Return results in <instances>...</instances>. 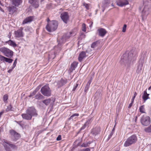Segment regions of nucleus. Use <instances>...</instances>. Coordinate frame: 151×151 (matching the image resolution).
Here are the masks:
<instances>
[{
  "instance_id": "obj_1",
  "label": "nucleus",
  "mask_w": 151,
  "mask_h": 151,
  "mask_svg": "<svg viewBox=\"0 0 151 151\" xmlns=\"http://www.w3.org/2000/svg\"><path fill=\"white\" fill-rule=\"evenodd\" d=\"M137 52L134 50H132L129 53L128 57L126 54H124L121 57V62H124L125 65H128L130 63L132 60H135L137 57Z\"/></svg>"
},
{
  "instance_id": "obj_2",
  "label": "nucleus",
  "mask_w": 151,
  "mask_h": 151,
  "mask_svg": "<svg viewBox=\"0 0 151 151\" xmlns=\"http://www.w3.org/2000/svg\"><path fill=\"white\" fill-rule=\"evenodd\" d=\"M58 25V22L57 21L52 20L47 23L46 27V29L48 32H51L57 29Z\"/></svg>"
},
{
  "instance_id": "obj_3",
  "label": "nucleus",
  "mask_w": 151,
  "mask_h": 151,
  "mask_svg": "<svg viewBox=\"0 0 151 151\" xmlns=\"http://www.w3.org/2000/svg\"><path fill=\"white\" fill-rule=\"evenodd\" d=\"M137 140L136 136L135 135H132L127 139L124 144V146L125 147L129 146L135 143Z\"/></svg>"
},
{
  "instance_id": "obj_4",
  "label": "nucleus",
  "mask_w": 151,
  "mask_h": 151,
  "mask_svg": "<svg viewBox=\"0 0 151 151\" xmlns=\"http://www.w3.org/2000/svg\"><path fill=\"white\" fill-rule=\"evenodd\" d=\"M0 51L2 52L5 56L10 58H12L13 55V52L12 51L5 47L0 48Z\"/></svg>"
},
{
  "instance_id": "obj_5",
  "label": "nucleus",
  "mask_w": 151,
  "mask_h": 151,
  "mask_svg": "<svg viewBox=\"0 0 151 151\" xmlns=\"http://www.w3.org/2000/svg\"><path fill=\"white\" fill-rule=\"evenodd\" d=\"M41 92L44 96H49L51 94V91L48 85H45L42 88Z\"/></svg>"
},
{
  "instance_id": "obj_6",
  "label": "nucleus",
  "mask_w": 151,
  "mask_h": 151,
  "mask_svg": "<svg viewBox=\"0 0 151 151\" xmlns=\"http://www.w3.org/2000/svg\"><path fill=\"white\" fill-rule=\"evenodd\" d=\"M140 122L143 125L147 126L150 123V118L148 116L143 115L141 118Z\"/></svg>"
},
{
  "instance_id": "obj_7",
  "label": "nucleus",
  "mask_w": 151,
  "mask_h": 151,
  "mask_svg": "<svg viewBox=\"0 0 151 151\" xmlns=\"http://www.w3.org/2000/svg\"><path fill=\"white\" fill-rule=\"evenodd\" d=\"M91 51L92 50L90 48H88V49L87 50H86V52L84 51L81 52L80 53L78 58L79 61L80 62H81L83 58H86L87 56H88V55H86V53L88 54L89 53L90 55H91L93 53V52H91Z\"/></svg>"
},
{
  "instance_id": "obj_8",
  "label": "nucleus",
  "mask_w": 151,
  "mask_h": 151,
  "mask_svg": "<svg viewBox=\"0 0 151 151\" xmlns=\"http://www.w3.org/2000/svg\"><path fill=\"white\" fill-rule=\"evenodd\" d=\"M26 112L29 114L32 117L33 116H37L38 115L37 111L33 106L28 107L26 111Z\"/></svg>"
},
{
  "instance_id": "obj_9",
  "label": "nucleus",
  "mask_w": 151,
  "mask_h": 151,
  "mask_svg": "<svg viewBox=\"0 0 151 151\" xmlns=\"http://www.w3.org/2000/svg\"><path fill=\"white\" fill-rule=\"evenodd\" d=\"M60 18L65 23H67L69 19V16L68 12H64L62 13L60 15Z\"/></svg>"
},
{
  "instance_id": "obj_10",
  "label": "nucleus",
  "mask_w": 151,
  "mask_h": 151,
  "mask_svg": "<svg viewBox=\"0 0 151 151\" xmlns=\"http://www.w3.org/2000/svg\"><path fill=\"white\" fill-rule=\"evenodd\" d=\"M23 28L22 27H21L17 31L14 32L15 36L17 37H23L24 34L22 32Z\"/></svg>"
},
{
  "instance_id": "obj_11",
  "label": "nucleus",
  "mask_w": 151,
  "mask_h": 151,
  "mask_svg": "<svg viewBox=\"0 0 151 151\" xmlns=\"http://www.w3.org/2000/svg\"><path fill=\"white\" fill-rule=\"evenodd\" d=\"M29 3L35 8H37L39 6V0H29Z\"/></svg>"
},
{
  "instance_id": "obj_12",
  "label": "nucleus",
  "mask_w": 151,
  "mask_h": 151,
  "mask_svg": "<svg viewBox=\"0 0 151 151\" xmlns=\"http://www.w3.org/2000/svg\"><path fill=\"white\" fill-rule=\"evenodd\" d=\"M149 9L147 6H145L142 12V19L145 18L149 14Z\"/></svg>"
},
{
  "instance_id": "obj_13",
  "label": "nucleus",
  "mask_w": 151,
  "mask_h": 151,
  "mask_svg": "<svg viewBox=\"0 0 151 151\" xmlns=\"http://www.w3.org/2000/svg\"><path fill=\"white\" fill-rule=\"evenodd\" d=\"M117 5L120 6H123L129 4L128 1L127 0H118L116 1Z\"/></svg>"
},
{
  "instance_id": "obj_14",
  "label": "nucleus",
  "mask_w": 151,
  "mask_h": 151,
  "mask_svg": "<svg viewBox=\"0 0 151 151\" xmlns=\"http://www.w3.org/2000/svg\"><path fill=\"white\" fill-rule=\"evenodd\" d=\"M9 132L12 136L13 137L16 139H17L20 137V134L14 130H10L9 131Z\"/></svg>"
},
{
  "instance_id": "obj_15",
  "label": "nucleus",
  "mask_w": 151,
  "mask_h": 151,
  "mask_svg": "<svg viewBox=\"0 0 151 151\" xmlns=\"http://www.w3.org/2000/svg\"><path fill=\"white\" fill-rule=\"evenodd\" d=\"M144 63V60L141 58L139 61V65L138 66V68L136 70V72L137 73H139L141 72Z\"/></svg>"
},
{
  "instance_id": "obj_16",
  "label": "nucleus",
  "mask_w": 151,
  "mask_h": 151,
  "mask_svg": "<svg viewBox=\"0 0 151 151\" xmlns=\"http://www.w3.org/2000/svg\"><path fill=\"white\" fill-rule=\"evenodd\" d=\"M69 37L66 35H64L62 37L61 40L60 41V42H59L58 44V47L59 48H60L62 45L61 43H64L66 41V40L68 39Z\"/></svg>"
},
{
  "instance_id": "obj_17",
  "label": "nucleus",
  "mask_w": 151,
  "mask_h": 151,
  "mask_svg": "<svg viewBox=\"0 0 151 151\" xmlns=\"http://www.w3.org/2000/svg\"><path fill=\"white\" fill-rule=\"evenodd\" d=\"M97 31L99 33V35L102 37H103L107 33L106 30L103 28L98 29Z\"/></svg>"
},
{
  "instance_id": "obj_18",
  "label": "nucleus",
  "mask_w": 151,
  "mask_h": 151,
  "mask_svg": "<svg viewBox=\"0 0 151 151\" xmlns=\"http://www.w3.org/2000/svg\"><path fill=\"white\" fill-rule=\"evenodd\" d=\"M7 8H8L9 14H13L14 12H16L17 9V8L13 6L8 7Z\"/></svg>"
},
{
  "instance_id": "obj_19",
  "label": "nucleus",
  "mask_w": 151,
  "mask_h": 151,
  "mask_svg": "<svg viewBox=\"0 0 151 151\" xmlns=\"http://www.w3.org/2000/svg\"><path fill=\"white\" fill-rule=\"evenodd\" d=\"M34 19L33 17L29 16L27 17L23 21L22 24H24L32 22Z\"/></svg>"
},
{
  "instance_id": "obj_20",
  "label": "nucleus",
  "mask_w": 151,
  "mask_h": 151,
  "mask_svg": "<svg viewBox=\"0 0 151 151\" xmlns=\"http://www.w3.org/2000/svg\"><path fill=\"white\" fill-rule=\"evenodd\" d=\"M22 116L23 119L27 120H30L32 118V116L28 113L26 114H22Z\"/></svg>"
},
{
  "instance_id": "obj_21",
  "label": "nucleus",
  "mask_w": 151,
  "mask_h": 151,
  "mask_svg": "<svg viewBox=\"0 0 151 151\" xmlns=\"http://www.w3.org/2000/svg\"><path fill=\"white\" fill-rule=\"evenodd\" d=\"M67 82V79L65 80L61 79L58 83V87H61L66 84Z\"/></svg>"
},
{
  "instance_id": "obj_22",
  "label": "nucleus",
  "mask_w": 151,
  "mask_h": 151,
  "mask_svg": "<svg viewBox=\"0 0 151 151\" xmlns=\"http://www.w3.org/2000/svg\"><path fill=\"white\" fill-rule=\"evenodd\" d=\"M149 94L147 93L146 91H144L142 98L144 102H145L147 99H150V97L149 96Z\"/></svg>"
},
{
  "instance_id": "obj_23",
  "label": "nucleus",
  "mask_w": 151,
  "mask_h": 151,
  "mask_svg": "<svg viewBox=\"0 0 151 151\" xmlns=\"http://www.w3.org/2000/svg\"><path fill=\"white\" fill-rule=\"evenodd\" d=\"M78 63V62H77L74 61L71 64L70 68V71L71 72L75 70V69L77 66Z\"/></svg>"
},
{
  "instance_id": "obj_24",
  "label": "nucleus",
  "mask_w": 151,
  "mask_h": 151,
  "mask_svg": "<svg viewBox=\"0 0 151 151\" xmlns=\"http://www.w3.org/2000/svg\"><path fill=\"white\" fill-rule=\"evenodd\" d=\"M12 4L16 6H18L22 2V0H12Z\"/></svg>"
},
{
  "instance_id": "obj_25",
  "label": "nucleus",
  "mask_w": 151,
  "mask_h": 151,
  "mask_svg": "<svg viewBox=\"0 0 151 151\" xmlns=\"http://www.w3.org/2000/svg\"><path fill=\"white\" fill-rule=\"evenodd\" d=\"M7 142L6 140L4 141L5 143L4 144V147L6 151H12L9 145L7 143Z\"/></svg>"
},
{
  "instance_id": "obj_26",
  "label": "nucleus",
  "mask_w": 151,
  "mask_h": 151,
  "mask_svg": "<svg viewBox=\"0 0 151 151\" xmlns=\"http://www.w3.org/2000/svg\"><path fill=\"white\" fill-rule=\"evenodd\" d=\"M6 43L8 44L10 46L13 47H15L17 46L16 43L11 40L6 41Z\"/></svg>"
},
{
  "instance_id": "obj_27",
  "label": "nucleus",
  "mask_w": 151,
  "mask_h": 151,
  "mask_svg": "<svg viewBox=\"0 0 151 151\" xmlns=\"http://www.w3.org/2000/svg\"><path fill=\"white\" fill-rule=\"evenodd\" d=\"M99 132V128H94L91 131V133L94 135H96Z\"/></svg>"
},
{
  "instance_id": "obj_28",
  "label": "nucleus",
  "mask_w": 151,
  "mask_h": 151,
  "mask_svg": "<svg viewBox=\"0 0 151 151\" xmlns=\"http://www.w3.org/2000/svg\"><path fill=\"white\" fill-rule=\"evenodd\" d=\"M91 81H92L91 79L88 82L85 88L84 91L85 92H86L88 90Z\"/></svg>"
},
{
  "instance_id": "obj_29",
  "label": "nucleus",
  "mask_w": 151,
  "mask_h": 151,
  "mask_svg": "<svg viewBox=\"0 0 151 151\" xmlns=\"http://www.w3.org/2000/svg\"><path fill=\"white\" fill-rule=\"evenodd\" d=\"M35 99L40 100L44 98V97L40 93H38L35 97Z\"/></svg>"
},
{
  "instance_id": "obj_30",
  "label": "nucleus",
  "mask_w": 151,
  "mask_h": 151,
  "mask_svg": "<svg viewBox=\"0 0 151 151\" xmlns=\"http://www.w3.org/2000/svg\"><path fill=\"white\" fill-rule=\"evenodd\" d=\"M99 44V41L94 42L92 44L91 47L92 48H94L97 46Z\"/></svg>"
},
{
  "instance_id": "obj_31",
  "label": "nucleus",
  "mask_w": 151,
  "mask_h": 151,
  "mask_svg": "<svg viewBox=\"0 0 151 151\" xmlns=\"http://www.w3.org/2000/svg\"><path fill=\"white\" fill-rule=\"evenodd\" d=\"M51 100L50 99H49L42 101V102L46 105L47 106L50 104L51 102Z\"/></svg>"
},
{
  "instance_id": "obj_32",
  "label": "nucleus",
  "mask_w": 151,
  "mask_h": 151,
  "mask_svg": "<svg viewBox=\"0 0 151 151\" xmlns=\"http://www.w3.org/2000/svg\"><path fill=\"white\" fill-rule=\"evenodd\" d=\"M145 106L143 105L140 106L139 108V111L141 113H145Z\"/></svg>"
},
{
  "instance_id": "obj_33",
  "label": "nucleus",
  "mask_w": 151,
  "mask_h": 151,
  "mask_svg": "<svg viewBox=\"0 0 151 151\" xmlns=\"http://www.w3.org/2000/svg\"><path fill=\"white\" fill-rule=\"evenodd\" d=\"M79 114L77 113H75L73 114L69 118V119H72L73 120V118L74 117V119H76V117H75V116H79Z\"/></svg>"
},
{
  "instance_id": "obj_34",
  "label": "nucleus",
  "mask_w": 151,
  "mask_h": 151,
  "mask_svg": "<svg viewBox=\"0 0 151 151\" xmlns=\"http://www.w3.org/2000/svg\"><path fill=\"white\" fill-rule=\"evenodd\" d=\"M8 143V144L9 145L10 147L12 148L13 149H17V147L15 145L12 144L10 142H7Z\"/></svg>"
},
{
  "instance_id": "obj_35",
  "label": "nucleus",
  "mask_w": 151,
  "mask_h": 151,
  "mask_svg": "<svg viewBox=\"0 0 151 151\" xmlns=\"http://www.w3.org/2000/svg\"><path fill=\"white\" fill-rule=\"evenodd\" d=\"M145 131L148 133H151V124L149 127L145 129Z\"/></svg>"
},
{
  "instance_id": "obj_36",
  "label": "nucleus",
  "mask_w": 151,
  "mask_h": 151,
  "mask_svg": "<svg viewBox=\"0 0 151 151\" xmlns=\"http://www.w3.org/2000/svg\"><path fill=\"white\" fill-rule=\"evenodd\" d=\"M13 108L12 107V105L10 104L7 106V109H6V111H12L13 110Z\"/></svg>"
},
{
  "instance_id": "obj_37",
  "label": "nucleus",
  "mask_w": 151,
  "mask_h": 151,
  "mask_svg": "<svg viewBox=\"0 0 151 151\" xmlns=\"http://www.w3.org/2000/svg\"><path fill=\"white\" fill-rule=\"evenodd\" d=\"M92 118H89L86 122L85 123L88 126L90 124H91L92 122Z\"/></svg>"
},
{
  "instance_id": "obj_38",
  "label": "nucleus",
  "mask_w": 151,
  "mask_h": 151,
  "mask_svg": "<svg viewBox=\"0 0 151 151\" xmlns=\"http://www.w3.org/2000/svg\"><path fill=\"white\" fill-rule=\"evenodd\" d=\"M13 60L9 58H6L5 60V61L7 62H8L9 63H11L12 61H13Z\"/></svg>"
},
{
  "instance_id": "obj_39",
  "label": "nucleus",
  "mask_w": 151,
  "mask_h": 151,
  "mask_svg": "<svg viewBox=\"0 0 151 151\" xmlns=\"http://www.w3.org/2000/svg\"><path fill=\"white\" fill-rule=\"evenodd\" d=\"M8 98V96L7 94H5L3 96V101L6 102Z\"/></svg>"
},
{
  "instance_id": "obj_40",
  "label": "nucleus",
  "mask_w": 151,
  "mask_h": 151,
  "mask_svg": "<svg viewBox=\"0 0 151 151\" xmlns=\"http://www.w3.org/2000/svg\"><path fill=\"white\" fill-rule=\"evenodd\" d=\"M86 24L84 23H83L82 25V30L84 32H86Z\"/></svg>"
},
{
  "instance_id": "obj_41",
  "label": "nucleus",
  "mask_w": 151,
  "mask_h": 151,
  "mask_svg": "<svg viewBox=\"0 0 151 151\" xmlns=\"http://www.w3.org/2000/svg\"><path fill=\"white\" fill-rule=\"evenodd\" d=\"M6 57L0 55V60L1 61H5Z\"/></svg>"
},
{
  "instance_id": "obj_42",
  "label": "nucleus",
  "mask_w": 151,
  "mask_h": 151,
  "mask_svg": "<svg viewBox=\"0 0 151 151\" xmlns=\"http://www.w3.org/2000/svg\"><path fill=\"white\" fill-rule=\"evenodd\" d=\"M83 5L88 10L89 9V5L86 3H84Z\"/></svg>"
},
{
  "instance_id": "obj_43",
  "label": "nucleus",
  "mask_w": 151,
  "mask_h": 151,
  "mask_svg": "<svg viewBox=\"0 0 151 151\" xmlns=\"http://www.w3.org/2000/svg\"><path fill=\"white\" fill-rule=\"evenodd\" d=\"M17 59H16L14 60V62L13 63V66H12V69H14V68L15 67L16 64L17 63Z\"/></svg>"
},
{
  "instance_id": "obj_44",
  "label": "nucleus",
  "mask_w": 151,
  "mask_h": 151,
  "mask_svg": "<svg viewBox=\"0 0 151 151\" xmlns=\"http://www.w3.org/2000/svg\"><path fill=\"white\" fill-rule=\"evenodd\" d=\"M127 25L126 24H124V25L123 27L122 28V31L123 32H124L126 31V27H127Z\"/></svg>"
},
{
  "instance_id": "obj_45",
  "label": "nucleus",
  "mask_w": 151,
  "mask_h": 151,
  "mask_svg": "<svg viewBox=\"0 0 151 151\" xmlns=\"http://www.w3.org/2000/svg\"><path fill=\"white\" fill-rule=\"evenodd\" d=\"M87 126H88L85 123L80 128V130L81 131L84 129Z\"/></svg>"
},
{
  "instance_id": "obj_46",
  "label": "nucleus",
  "mask_w": 151,
  "mask_h": 151,
  "mask_svg": "<svg viewBox=\"0 0 151 151\" xmlns=\"http://www.w3.org/2000/svg\"><path fill=\"white\" fill-rule=\"evenodd\" d=\"M36 93L37 92L34 90L32 93H30L29 97H31L33 96L36 94Z\"/></svg>"
},
{
  "instance_id": "obj_47",
  "label": "nucleus",
  "mask_w": 151,
  "mask_h": 151,
  "mask_svg": "<svg viewBox=\"0 0 151 151\" xmlns=\"http://www.w3.org/2000/svg\"><path fill=\"white\" fill-rule=\"evenodd\" d=\"M41 87V86L40 85H39L35 89V91L37 92L40 89Z\"/></svg>"
},
{
  "instance_id": "obj_48",
  "label": "nucleus",
  "mask_w": 151,
  "mask_h": 151,
  "mask_svg": "<svg viewBox=\"0 0 151 151\" xmlns=\"http://www.w3.org/2000/svg\"><path fill=\"white\" fill-rule=\"evenodd\" d=\"M79 151H90V149L89 148H86L81 150Z\"/></svg>"
},
{
  "instance_id": "obj_49",
  "label": "nucleus",
  "mask_w": 151,
  "mask_h": 151,
  "mask_svg": "<svg viewBox=\"0 0 151 151\" xmlns=\"http://www.w3.org/2000/svg\"><path fill=\"white\" fill-rule=\"evenodd\" d=\"M111 0H104L105 4H109L110 3Z\"/></svg>"
},
{
  "instance_id": "obj_50",
  "label": "nucleus",
  "mask_w": 151,
  "mask_h": 151,
  "mask_svg": "<svg viewBox=\"0 0 151 151\" xmlns=\"http://www.w3.org/2000/svg\"><path fill=\"white\" fill-rule=\"evenodd\" d=\"M57 140L58 141L60 140L61 139V136L60 135L58 136V137L57 138Z\"/></svg>"
},
{
  "instance_id": "obj_51",
  "label": "nucleus",
  "mask_w": 151,
  "mask_h": 151,
  "mask_svg": "<svg viewBox=\"0 0 151 151\" xmlns=\"http://www.w3.org/2000/svg\"><path fill=\"white\" fill-rule=\"evenodd\" d=\"M114 133L113 132H111L109 136L108 137V140L110 139L111 137L113 135Z\"/></svg>"
},
{
  "instance_id": "obj_52",
  "label": "nucleus",
  "mask_w": 151,
  "mask_h": 151,
  "mask_svg": "<svg viewBox=\"0 0 151 151\" xmlns=\"http://www.w3.org/2000/svg\"><path fill=\"white\" fill-rule=\"evenodd\" d=\"M88 146V144L83 143L82 146L84 147H86Z\"/></svg>"
},
{
  "instance_id": "obj_53",
  "label": "nucleus",
  "mask_w": 151,
  "mask_h": 151,
  "mask_svg": "<svg viewBox=\"0 0 151 151\" xmlns=\"http://www.w3.org/2000/svg\"><path fill=\"white\" fill-rule=\"evenodd\" d=\"M78 86V84H76V86L74 87L73 90L74 91H75L76 89L77 88V87Z\"/></svg>"
},
{
  "instance_id": "obj_54",
  "label": "nucleus",
  "mask_w": 151,
  "mask_h": 151,
  "mask_svg": "<svg viewBox=\"0 0 151 151\" xmlns=\"http://www.w3.org/2000/svg\"><path fill=\"white\" fill-rule=\"evenodd\" d=\"M133 104V103H132V102H131V103H130L129 105L128 108H130L132 106V105Z\"/></svg>"
},
{
  "instance_id": "obj_55",
  "label": "nucleus",
  "mask_w": 151,
  "mask_h": 151,
  "mask_svg": "<svg viewBox=\"0 0 151 151\" xmlns=\"http://www.w3.org/2000/svg\"><path fill=\"white\" fill-rule=\"evenodd\" d=\"M135 98L134 97H133V98L132 99L131 102H132V103H134V100Z\"/></svg>"
},
{
  "instance_id": "obj_56",
  "label": "nucleus",
  "mask_w": 151,
  "mask_h": 151,
  "mask_svg": "<svg viewBox=\"0 0 151 151\" xmlns=\"http://www.w3.org/2000/svg\"><path fill=\"white\" fill-rule=\"evenodd\" d=\"M4 111H2L0 112V118L1 117V115L4 113Z\"/></svg>"
},
{
  "instance_id": "obj_57",
  "label": "nucleus",
  "mask_w": 151,
  "mask_h": 151,
  "mask_svg": "<svg viewBox=\"0 0 151 151\" xmlns=\"http://www.w3.org/2000/svg\"><path fill=\"white\" fill-rule=\"evenodd\" d=\"M13 69H12V68H11V69H10V70H8V73H10V72H12V70H13Z\"/></svg>"
},
{
  "instance_id": "obj_58",
  "label": "nucleus",
  "mask_w": 151,
  "mask_h": 151,
  "mask_svg": "<svg viewBox=\"0 0 151 151\" xmlns=\"http://www.w3.org/2000/svg\"><path fill=\"white\" fill-rule=\"evenodd\" d=\"M137 93H136V92H134L133 97H134L135 98V97L137 96Z\"/></svg>"
},
{
  "instance_id": "obj_59",
  "label": "nucleus",
  "mask_w": 151,
  "mask_h": 151,
  "mask_svg": "<svg viewBox=\"0 0 151 151\" xmlns=\"http://www.w3.org/2000/svg\"><path fill=\"white\" fill-rule=\"evenodd\" d=\"M0 10L2 11V12H4V10L2 9V8L0 6Z\"/></svg>"
},
{
  "instance_id": "obj_60",
  "label": "nucleus",
  "mask_w": 151,
  "mask_h": 151,
  "mask_svg": "<svg viewBox=\"0 0 151 151\" xmlns=\"http://www.w3.org/2000/svg\"><path fill=\"white\" fill-rule=\"evenodd\" d=\"M114 130H115V129H114V128L113 129H112V131H111V132H113V133H114Z\"/></svg>"
},
{
  "instance_id": "obj_61",
  "label": "nucleus",
  "mask_w": 151,
  "mask_h": 151,
  "mask_svg": "<svg viewBox=\"0 0 151 151\" xmlns=\"http://www.w3.org/2000/svg\"><path fill=\"white\" fill-rule=\"evenodd\" d=\"M50 20L49 18H48L47 19V22H48V23H49L50 22Z\"/></svg>"
},
{
  "instance_id": "obj_62",
  "label": "nucleus",
  "mask_w": 151,
  "mask_h": 151,
  "mask_svg": "<svg viewBox=\"0 0 151 151\" xmlns=\"http://www.w3.org/2000/svg\"><path fill=\"white\" fill-rule=\"evenodd\" d=\"M148 90H151V86L149 88Z\"/></svg>"
},
{
  "instance_id": "obj_63",
  "label": "nucleus",
  "mask_w": 151,
  "mask_h": 151,
  "mask_svg": "<svg viewBox=\"0 0 151 151\" xmlns=\"http://www.w3.org/2000/svg\"><path fill=\"white\" fill-rule=\"evenodd\" d=\"M0 5H2V4L1 3V2L0 1Z\"/></svg>"
},
{
  "instance_id": "obj_64",
  "label": "nucleus",
  "mask_w": 151,
  "mask_h": 151,
  "mask_svg": "<svg viewBox=\"0 0 151 151\" xmlns=\"http://www.w3.org/2000/svg\"><path fill=\"white\" fill-rule=\"evenodd\" d=\"M93 23H92V24ZM92 24H91V25H90V27H91L92 26Z\"/></svg>"
}]
</instances>
